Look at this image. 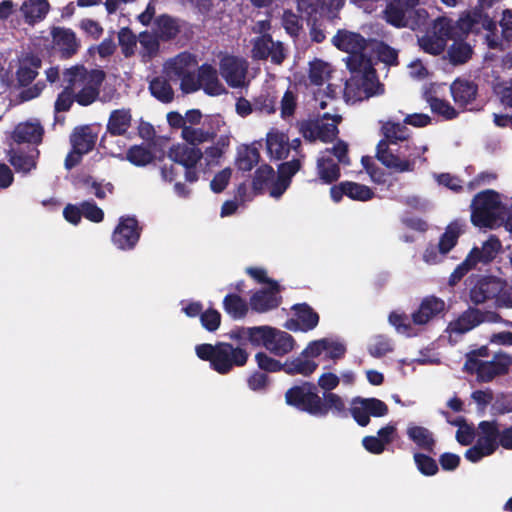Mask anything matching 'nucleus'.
Instances as JSON below:
<instances>
[{"label":"nucleus","mask_w":512,"mask_h":512,"mask_svg":"<svg viewBox=\"0 0 512 512\" xmlns=\"http://www.w3.org/2000/svg\"><path fill=\"white\" fill-rule=\"evenodd\" d=\"M446 304L443 299L434 295L425 297L419 308L412 313V321L416 325H424L439 315L443 314Z\"/></svg>","instance_id":"nucleus-22"},{"label":"nucleus","mask_w":512,"mask_h":512,"mask_svg":"<svg viewBox=\"0 0 512 512\" xmlns=\"http://www.w3.org/2000/svg\"><path fill=\"white\" fill-rule=\"evenodd\" d=\"M51 36L55 48L60 53L62 59L73 57L80 48V43L75 32L70 28L53 27Z\"/></svg>","instance_id":"nucleus-18"},{"label":"nucleus","mask_w":512,"mask_h":512,"mask_svg":"<svg viewBox=\"0 0 512 512\" xmlns=\"http://www.w3.org/2000/svg\"><path fill=\"white\" fill-rule=\"evenodd\" d=\"M44 129L39 123L25 122L18 124L13 131V140L18 143L40 144Z\"/></svg>","instance_id":"nucleus-32"},{"label":"nucleus","mask_w":512,"mask_h":512,"mask_svg":"<svg viewBox=\"0 0 512 512\" xmlns=\"http://www.w3.org/2000/svg\"><path fill=\"white\" fill-rule=\"evenodd\" d=\"M301 167L302 161L299 158L282 162L278 166L277 176L291 183L293 176L301 169Z\"/></svg>","instance_id":"nucleus-63"},{"label":"nucleus","mask_w":512,"mask_h":512,"mask_svg":"<svg viewBox=\"0 0 512 512\" xmlns=\"http://www.w3.org/2000/svg\"><path fill=\"white\" fill-rule=\"evenodd\" d=\"M502 249V243L495 235H490L489 238L482 243L481 248L473 247L468 255H472V260L477 266L481 264L491 263Z\"/></svg>","instance_id":"nucleus-28"},{"label":"nucleus","mask_w":512,"mask_h":512,"mask_svg":"<svg viewBox=\"0 0 512 512\" xmlns=\"http://www.w3.org/2000/svg\"><path fill=\"white\" fill-rule=\"evenodd\" d=\"M224 311L234 320L243 319L247 316L250 305L237 293H229L223 299Z\"/></svg>","instance_id":"nucleus-38"},{"label":"nucleus","mask_w":512,"mask_h":512,"mask_svg":"<svg viewBox=\"0 0 512 512\" xmlns=\"http://www.w3.org/2000/svg\"><path fill=\"white\" fill-rule=\"evenodd\" d=\"M229 146V139L221 136L215 145L207 147L205 149V160L207 165H219V160L225 153L226 148Z\"/></svg>","instance_id":"nucleus-54"},{"label":"nucleus","mask_w":512,"mask_h":512,"mask_svg":"<svg viewBox=\"0 0 512 512\" xmlns=\"http://www.w3.org/2000/svg\"><path fill=\"white\" fill-rule=\"evenodd\" d=\"M198 67L196 55L190 52H181L168 63V68L176 77L193 72Z\"/></svg>","instance_id":"nucleus-41"},{"label":"nucleus","mask_w":512,"mask_h":512,"mask_svg":"<svg viewBox=\"0 0 512 512\" xmlns=\"http://www.w3.org/2000/svg\"><path fill=\"white\" fill-rule=\"evenodd\" d=\"M118 42L125 57H130L134 54L137 38L130 28L124 27L120 29L118 32Z\"/></svg>","instance_id":"nucleus-56"},{"label":"nucleus","mask_w":512,"mask_h":512,"mask_svg":"<svg viewBox=\"0 0 512 512\" xmlns=\"http://www.w3.org/2000/svg\"><path fill=\"white\" fill-rule=\"evenodd\" d=\"M275 177V171L269 164L260 165L252 178V190L255 195L263 194L265 187L270 185Z\"/></svg>","instance_id":"nucleus-47"},{"label":"nucleus","mask_w":512,"mask_h":512,"mask_svg":"<svg viewBox=\"0 0 512 512\" xmlns=\"http://www.w3.org/2000/svg\"><path fill=\"white\" fill-rule=\"evenodd\" d=\"M430 453H423L415 451L413 453V460L417 470L426 477L434 476L438 473L439 467L437 461L429 455Z\"/></svg>","instance_id":"nucleus-49"},{"label":"nucleus","mask_w":512,"mask_h":512,"mask_svg":"<svg viewBox=\"0 0 512 512\" xmlns=\"http://www.w3.org/2000/svg\"><path fill=\"white\" fill-rule=\"evenodd\" d=\"M199 82L201 88L209 96H219L225 92V88L218 78L217 70L210 64L204 63L198 67Z\"/></svg>","instance_id":"nucleus-29"},{"label":"nucleus","mask_w":512,"mask_h":512,"mask_svg":"<svg viewBox=\"0 0 512 512\" xmlns=\"http://www.w3.org/2000/svg\"><path fill=\"white\" fill-rule=\"evenodd\" d=\"M280 292L278 282H271V286L257 290L249 299L251 310L263 314L278 308L282 303Z\"/></svg>","instance_id":"nucleus-15"},{"label":"nucleus","mask_w":512,"mask_h":512,"mask_svg":"<svg viewBox=\"0 0 512 512\" xmlns=\"http://www.w3.org/2000/svg\"><path fill=\"white\" fill-rule=\"evenodd\" d=\"M271 329L272 327L267 325L248 327V343L266 348Z\"/></svg>","instance_id":"nucleus-58"},{"label":"nucleus","mask_w":512,"mask_h":512,"mask_svg":"<svg viewBox=\"0 0 512 512\" xmlns=\"http://www.w3.org/2000/svg\"><path fill=\"white\" fill-rule=\"evenodd\" d=\"M216 136L217 134L213 130H205L203 128H195L192 126L184 127L181 132L182 139L192 147H197L202 143L213 141Z\"/></svg>","instance_id":"nucleus-46"},{"label":"nucleus","mask_w":512,"mask_h":512,"mask_svg":"<svg viewBox=\"0 0 512 512\" xmlns=\"http://www.w3.org/2000/svg\"><path fill=\"white\" fill-rule=\"evenodd\" d=\"M480 436L477 443L483 445L487 452L494 453L498 447V439L500 436V430L496 421H481L478 424Z\"/></svg>","instance_id":"nucleus-34"},{"label":"nucleus","mask_w":512,"mask_h":512,"mask_svg":"<svg viewBox=\"0 0 512 512\" xmlns=\"http://www.w3.org/2000/svg\"><path fill=\"white\" fill-rule=\"evenodd\" d=\"M429 104L433 113L441 115L446 120H452L458 116L456 109L445 99L431 97Z\"/></svg>","instance_id":"nucleus-55"},{"label":"nucleus","mask_w":512,"mask_h":512,"mask_svg":"<svg viewBox=\"0 0 512 512\" xmlns=\"http://www.w3.org/2000/svg\"><path fill=\"white\" fill-rule=\"evenodd\" d=\"M374 51L379 61L389 66L398 65V52L385 42H376Z\"/></svg>","instance_id":"nucleus-57"},{"label":"nucleus","mask_w":512,"mask_h":512,"mask_svg":"<svg viewBox=\"0 0 512 512\" xmlns=\"http://www.w3.org/2000/svg\"><path fill=\"white\" fill-rule=\"evenodd\" d=\"M347 68L351 72V76H355V74H362L365 71L374 70L373 63L369 57H367L363 52H357L350 54L347 57Z\"/></svg>","instance_id":"nucleus-51"},{"label":"nucleus","mask_w":512,"mask_h":512,"mask_svg":"<svg viewBox=\"0 0 512 512\" xmlns=\"http://www.w3.org/2000/svg\"><path fill=\"white\" fill-rule=\"evenodd\" d=\"M96 141L97 134L92 131L89 125L76 127L70 136L72 147L84 155L94 149Z\"/></svg>","instance_id":"nucleus-31"},{"label":"nucleus","mask_w":512,"mask_h":512,"mask_svg":"<svg viewBox=\"0 0 512 512\" xmlns=\"http://www.w3.org/2000/svg\"><path fill=\"white\" fill-rule=\"evenodd\" d=\"M318 368V364L309 358L302 356V352L299 356L287 359L284 362V372L288 375H303L305 377L313 374Z\"/></svg>","instance_id":"nucleus-37"},{"label":"nucleus","mask_w":512,"mask_h":512,"mask_svg":"<svg viewBox=\"0 0 512 512\" xmlns=\"http://www.w3.org/2000/svg\"><path fill=\"white\" fill-rule=\"evenodd\" d=\"M260 161V152L254 145H243L237 151L235 165L243 172L251 171Z\"/></svg>","instance_id":"nucleus-43"},{"label":"nucleus","mask_w":512,"mask_h":512,"mask_svg":"<svg viewBox=\"0 0 512 512\" xmlns=\"http://www.w3.org/2000/svg\"><path fill=\"white\" fill-rule=\"evenodd\" d=\"M507 282L496 276H480L469 290V299L474 305L495 300L497 307H512V301L504 293Z\"/></svg>","instance_id":"nucleus-6"},{"label":"nucleus","mask_w":512,"mask_h":512,"mask_svg":"<svg viewBox=\"0 0 512 512\" xmlns=\"http://www.w3.org/2000/svg\"><path fill=\"white\" fill-rule=\"evenodd\" d=\"M282 26L293 38H297L302 30L301 18L291 10H285L282 16Z\"/></svg>","instance_id":"nucleus-59"},{"label":"nucleus","mask_w":512,"mask_h":512,"mask_svg":"<svg viewBox=\"0 0 512 512\" xmlns=\"http://www.w3.org/2000/svg\"><path fill=\"white\" fill-rule=\"evenodd\" d=\"M341 117L335 116L333 122L328 123L320 119H305L297 122L299 133L310 143L320 141L322 143L334 142L339 134L338 123Z\"/></svg>","instance_id":"nucleus-10"},{"label":"nucleus","mask_w":512,"mask_h":512,"mask_svg":"<svg viewBox=\"0 0 512 512\" xmlns=\"http://www.w3.org/2000/svg\"><path fill=\"white\" fill-rule=\"evenodd\" d=\"M384 85L379 81L376 69L351 76L345 83L344 95L353 102L367 100L382 95Z\"/></svg>","instance_id":"nucleus-8"},{"label":"nucleus","mask_w":512,"mask_h":512,"mask_svg":"<svg viewBox=\"0 0 512 512\" xmlns=\"http://www.w3.org/2000/svg\"><path fill=\"white\" fill-rule=\"evenodd\" d=\"M132 125V114L129 108L115 109L111 111L107 124L106 132L100 139V146L113 156L122 155V147L113 146V137L124 136Z\"/></svg>","instance_id":"nucleus-9"},{"label":"nucleus","mask_w":512,"mask_h":512,"mask_svg":"<svg viewBox=\"0 0 512 512\" xmlns=\"http://www.w3.org/2000/svg\"><path fill=\"white\" fill-rule=\"evenodd\" d=\"M252 58L255 60L270 61L281 65L288 56V51L281 41H274L272 35L264 33L252 40Z\"/></svg>","instance_id":"nucleus-12"},{"label":"nucleus","mask_w":512,"mask_h":512,"mask_svg":"<svg viewBox=\"0 0 512 512\" xmlns=\"http://www.w3.org/2000/svg\"><path fill=\"white\" fill-rule=\"evenodd\" d=\"M316 170L319 179L324 184H332L341 176L339 163L335 162L330 155L322 154L318 157Z\"/></svg>","instance_id":"nucleus-35"},{"label":"nucleus","mask_w":512,"mask_h":512,"mask_svg":"<svg viewBox=\"0 0 512 512\" xmlns=\"http://www.w3.org/2000/svg\"><path fill=\"white\" fill-rule=\"evenodd\" d=\"M511 358L509 356H502L498 359H494L479 367V379L480 382H490L496 376L505 375L509 371L511 365Z\"/></svg>","instance_id":"nucleus-33"},{"label":"nucleus","mask_w":512,"mask_h":512,"mask_svg":"<svg viewBox=\"0 0 512 512\" xmlns=\"http://www.w3.org/2000/svg\"><path fill=\"white\" fill-rule=\"evenodd\" d=\"M484 312L478 308L469 307L449 327L453 333L464 334L484 322Z\"/></svg>","instance_id":"nucleus-30"},{"label":"nucleus","mask_w":512,"mask_h":512,"mask_svg":"<svg viewBox=\"0 0 512 512\" xmlns=\"http://www.w3.org/2000/svg\"><path fill=\"white\" fill-rule=\"evenodd\" d=\"M220 74L232 88L241 87L244 83L247 67L235 56H225L219 64Z\"/></svg>","instance_id":"nucleus-20"},{"label":"nucleus","mask_w":512,"mask_h":512,"mask_svg":"<svg viewBox=\"0 0 512 512\" xmlns=\"http://www.w3.org/2000/svg\"><path fill=\"white\" fill-rule=\"evenodd\" d=\"M419 6L420 0H386L382 17L394 28L415 31L425 26L429 17L426 9Z\"/></svg>","instance_id":"nucleus-5"},{"label":"nucleus","mask_w":512,"mask_h":512,"mask_svg":"<svg viewBox=\"0 0 512 512\" xmlns=\"http://www.w3.org/2000/svg\"><path fill=\"white\" fill-rule=\"evenodd\" d=\"M343 0H297V9L308 18L329 15L343 6Z\"/></svg>","instance_id":"nucleus-23"},{"label":"nucleus","mask_w":512,"mask_h":512,"mask_svg":"<svg viewBox=\"0 0 512 512\" xmlns=\"http://www.w3.org/2000/svg\"><path fill=\"white\" fill-rule=\"evenodd\" d=\"M449 62L455 66L467 63L473 55L472 47L464 41H454L447 51Z\"/></svg>","instance_id":"nucleus-48"},{"label":"nucleus","mask_w":512,"mask_h":512,"mask_svg":"<svg viewBox=\"0 0 512 512\" xmlns=\"http://www.w3.org/2000/svg\"><path fill=\"white\" fill-rule=\"evenodd\" d=\"M383 138L376 146V155L380 161L388 169L398 173L412 172L415 169V159H401V155L393 153V146L399 142L405 143L406 150L410 149L409 129L403 123H395L387 121L381 127Z\"/></svg>","instance_id":"nucleus-3"},{"label":"nucleus","mask_w":512,"mask_h":512,"mask_svg":"<svg viewBox=\"0 0 512 512\" xmlns=\"http://www.w3.org/2000/svg\"><path fill=\"white\" fill-rule=\"evenodd\" d=\"M155 34L162 41H170L177 37L180 27L175 18L168 14L159 15L155 21Z\"/></svg>","instance_id":"nucleus-39"},{"label":"nucleus","mask_w":512,"mask_h":512,"mask_svg":"<svg viewBox=\"0 0 512 512\" xmlns=\"http://www.w3.org/2000/svg\"><path fill=\"white\" fill-rule=\"evenodd\" d=\"M408 439L413 442L417 451H425L427 453H434L436 447V439L432 431L428 428L409 423L406 429Z\"/></svg>","instance_id":"nucleus-25"},{"label":"nucleus","mask_w":512,"mask_h":512,"mask_svg":"<svg viewBox=\"0 0 512 512\" xmlns=\"http://www.w3.org/2000/svg\"><path fill=\"white\" fill-rule=\"evenodd\" d=\"M330 196L335 203H339L343 196H347L355 201L365 202L371 200L375 196V193L370 187L364 184L353 181H343L330 188Z\"/></svg>","instance_id":"nucleus-17"},{"label":"nucleus","mask_w":512,"mask_h":512,"mask_svg":"<svg viewBox=\"0 0 512 512\" xmlns=\"http://www.w3.org/2000/svg\"><path fill=\"white\" fill-rule=\"evenodd\" d=\"M255 360L259 369L265 372L274 373L284 371V363H281L279 360L272 358L265 352L256 353Z\"/></svg>","instance_id":"nucleus-61"},{"label":"nucleus","mask_w":512,"mask_h":512,"mask_svg":"<svg viewBox=\"0 0 512 512\" xmlns=\"http://www.w3.org/2000/svg\"><path fill=\"white\" fill-rule=\"evenodd\" d=\"M462 232V227L457 222H452L446 227L438 242L441 255L448 254L456 246Z\"/></svg>","instance_id":"nucleus-45"},{"label":"nucleus","mask_w":512,"mask_h":512,"mask_svg":"<svg viewBox=\"0 0 512 512\" xmlns=\"http://www.w3.org/2000/svg\"><path fill=\"white\" fill-rule=\"evenodd\" d=\"M168 157L185 168V180L189 183L198 181L197 164L203 158V152L198 147L178 144L170 148Z\"/></svg>","instance_id":"nucleus-14"},{"label":"nucleus","mask_w":512,"mask_h":512,"mask_svg":"<svg viewBox=\"0 0 512 512\" xmlns=\"http://www.w3.org/2000/svg\"><path fill=\"white\" fill-rule=\"evenodd\" d=\"M149 91L153 97L162 103L174 100V90L167 79L161 76L153 78L149 83Z\"/></svg>","instance_id":"nucleus-44"},{"label":"nucleus","mask_w":512,"mask_h":512,"mask_svg":"<svg viewBox=\"0 0 512 512\" xmlns=\"http://www.w3.org/2000/svg\"><path fill=\"white\" fill-rule=\"evenodd\" d=\"M49 9L50 4L47 0H26L21 6V11L28 24L43 20Z\"/></svg>","instance_id":"nucleus-40"},{"label":"nucleus","mask_w":512,"mask_h":512,"mask_svg":"<svg viewBox=\"0 0 512 512\" xmlns=\"http://www.w3.org/2000/svg\"><path fill=\"white\" fill-rule=\"evenodd\" d=\"M195 351L199 359L208 361L211 369L221 375L230 373L235 367L245 366L249 359L245 348L234 347L228 342L199 344Z\"/></svg>","instance_id":"nucleus-4"},{"label":"nucleus","mask_w":512,"mask_h":512,"mask_svg":"<svg viewBox=\"0 0 512 512\" xmlns=\"http://www.w3.org/2000/svg\"><path fill=\"white\" fill-rule=\"evenodd\" d=\"M221 319L220 312L214 308H208L200 316L201 325L208 332H215L220 327Z\"/></svg>","instance_id":"nucleus-62"},{"label":"nucleus","mask_w":512,"mask_h":512,"mask_svg":"<svg viewBox=\"0 0 512 512\" xmlns=\"http://www.w3.org/2000/svg\"><path fill=\"white\" fill-rule=\"evenodd\" d=\"M295 318L287 320L285 328L293 332H308L317 327L319 314L307 303L292 306Z\"/></svg>","instance_id":"nucleus-16"},{"label":"nucleus","mask_w":512,"mask_h":512,"mask_svg":"<svg viewBox=\"0 0 512 512\" xmlns=\"http://www.w3.org/2000/svg\"><path fill=\"white\" fill-rule=\"evenodd\" d=\"M420 47L424 52L431 55H440L446 47L444 38L436 36L433 32H428L418 40Z\"/></svg>","instance_id":"nucleus-52"},{"label":"nucleus","mask_w":512,"mask_h":512,"mask_svg":"<svg viewBox=\"0 0 512 512\" xmlns=\"http://www.w3.org/2000/svg\"><path fill=\"white\" fill-rule=\"evenodd\" d=\"M42 61L38 56H27L16 71V79L19 86L26 87L38 76V69Z\"/></svg>","instance_id":"nucleus-36"},{"label":"nucleus","mask_w":512,"mask_h":512,"mask_svg":"<svg viewBox=\"0 0 512 512\" xmlns=\"http://www.w3.org/2000/svg\"><path fill=\"white\" fill-rule=\"evenodd\" d=\"M126 159L135 166H146L154 160V154L143 145H133L128 149Z\"/></svg>","instance_id":"nucleus-50"},{"label":"nucleus","mask_w":512,"mask_h":512,"mask_svg":"<svg viewBox=\"0 0 512 512\" xmlns=\"http://www.w3.org/2000/svg\"><path fill=\"white\" fill-rule=\"evenodd\" d=\"M297 108V95L290 89H287L280 102L281 117L283 119L292 117Z\"/></svg>","instance_id":"nucleus-64"},{"label":"nucleus","mask_w":512,"mask_h":512,"mask_svg":"<svg viewBox=\"0 0 512 512\" xmlns=\"http://www.w3.org/2000/svg\"><path fill=\"white\" fill-rule=\"evenodd\" d=\"M333 44L341 51L350 54L364 52L368 41L360 33L339 30L332 39Z\"/></svg>","instance_id":"nucleus-26"},{"label":"nucleus","mask_w":512,"mask_h":512,"mask_svg":"<svg viewBox=\"0 0 512 512\" xmlns=\"http://www.w3.org/2000/svg\"><path fill=\"white\" fill-rule=\"evenodd\" d=\"M142 230L135 216H121L112 233L111 241L120 250H132L139 242Z\"/></svg>","instance_id":"nucleus-13"},{"label":"nucleus","mask_w":512,"mask_h":512,"mask_svg":"<svg viewBox=\"0 0 512 512\" xmlns=\"http://www.w3.org/2000/svg\"><path fill=\"white\" fill-rule=\"evenodd\" d=\"M285 402L301 412L315 417H326L332 412L338 417H347V408L344 399L333 392L318 394L316 384L303 381L294 385L285 392Z\"/></svg>","instance_id":"nucleus-2"},{"label":"nucleus","mask_w":512,"mask_h":512,"mask_svg":"<svg viewBox=\"0 0 512 512\" xmlns=\"http://www.w3.org/2000/svg\"><path fill=\"white\" fill-rule=\"evenodd\" d=\"M431 32L444 38V42L447 44L448 40L455 39L456 27L451 19L439 17L434 21Z\"/></svg>","instance_id":"nucleus-53"},{"label":"nucleus","mask_w":512,"mask_h":512,"mask_svg":"<svg viewBox=\"0 0 512 512\" xmlns=\"http://www.w3.org/2000/svg\"><path fill=\"white\" fill-rule=\"evenodd\" d=\"M295 345L296 341L291 334L272 327L265 349L275 356L283 357L293 351Z\"/></svg>","instance_id":"nucleus-24"},{"label":"nucleus","mask_w":512,"mask_h":512,"mask_svg":"<svg viewBox=\"0 0 512 512\" xmlns=\"http://www.w3.org/2000/svg\"><path fill=\"white\" fill-rule=\"evenodd\" d=\"M450 92L454 103L463 109L472 105L478 95V85L471 80L457 78L450 85Z\"/></svg>","instance_id":"nucleus-21"},{"label":"nucleus","mask_w":512,"mask_h":512,"mask_svg":"<svg viewBox=\"0 0 512 512\" xmlns=\"http://www.w3.org/2000/svg\"><path fill=\"white\" fill-rule=\"evenodd\" d=\"M494 27V19L482 8H475L461 16L457 21V27L464 33L480 34L485 28Z\"/></svg>","instance_id":"nucleus-19"},{"label":"nucleus","mask_w":512,"mask_h":512,"mask_svg":"<svg viewBox=\"0 0 512 512\" xmlns=\"http://www.w3.org/2000/svg\"><path fill=\"white\" fill-rule=\"evenodd\" d=\"M475 262L472 260V255H467L466 258L454 269L451 273L448 284L456 286L471 270L475 269Z\"/></svg>","instance_id":"nucleus-60"},{"label":"nucleus","mask_w":512,"mask_h":512,"mask_svg":"<svg viewBox=\"0 0 512 512\" xmlns=\"http://www.w3.org/2000/svg\"><path fill=\"white\" fill-rule=\"evenodd\" d=\"M267 150L277 160L285 159L289 154L288 137L282 132H269L266 138Z\"/></svg>","instance_id":"nucleus-42"},{"label":"nucleus","mask_w":512,"mask_h":512,"mask_svg":"<svg viewBox=\"0 0 512 512\" xmlns=\"http://www.w3.org/2000/svg\"><path fill=\"white\" fill-rule=\"evenodd\" d=\"M471 222L475 226H491L502 209L498 192L488 189L477 193L471 202Z\"/></svg>","instance_id":"nucleus-7"},{"label":"nucleus","mask_w":512,"mask_h":512,"mask_svg":"<svg viewBox=\"0 0 512 512\" xmlns=\"http://www.w3.org/2000/svg\"><path fill=\"white\" fill-rule=\"evenodd\" d=\"M348 412V409H347ZM389 408L387 404L378 398L354 397L351 401L349 413L354 421L361 427L369 425L370 417H384L388 414Z\"/></svg>","instance_id":"nucleus-11"},{"label":"nucleus","mask_w":512,"mask_h":512,"mask_svg":"<svg viewBox=\"0 0 512 512\" xmlns=\"http://www.w3.org/2000/svg\"><path fill=\"white\" fill-rule=\"evenodd\" d=\"M8 161L17 172L29 173L36 168L39 150L29 148L28 151L22 149H10L8 151Z\"/></svg>","instance_id":"nucleus-27"},{"label":"nucleus","mask_w":512,"mask_h":512,"mask_svg":"<svg viewBox=\"0 0 512 512\" xmlns=\"http://www.w3.org/2000/svg\"><path fill=\"white\" fill-rule=\"evenodd\" d=\"M62 78L65 85L56 98L55 112L69 111L73 102L83 107L93 104L99 98L106 74L101 69L88 70L84 65L76 64L66 68Z\"/></svg>","instance_id":"nucleus-1"}]
</instances>
